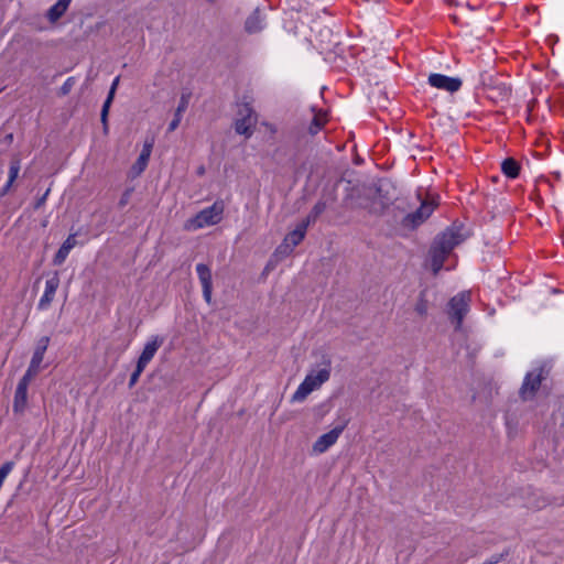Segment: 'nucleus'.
<instances>
[{
    "label": "nucleus",
    "instance_id": "b1692460",
    "mask_svg": "<svg viewBox=\"0 0 564 564\" xmlns=\"http://www.w3.org/2000/svg\"><path fill=\"white\" fill-rule=\"evenodd\" d=\"M305 232L300 229L297 226L296 228L286 235L284 240L290 243V246L294 249L297 245L302 242V240L305 238Z\"/></svg>",
    "mask_w": 564,
    "mask_h": 564
},
{
    "label": "nucleus",
    "instance_id": "4468645a",
    "mask_svg": "<svg viewBox=\"0 0 564 564\" xmlns=\"http://www.w3.org/2000/svg\"><path fill=\"white\" fill-rule=\"evenodd\" d=\"M163 341H164L163 337H160L158 335L152 336L144 345V348H143L137 364H139L143 367H147L148 364L152 360V358L156 354L158 349L162 346Z\"/></svg>",
    "mask_w": 564,
    "mask_h": 564
},
{
    "label": "nucleus",
    "instance_id": "7c9ffc66",
    "mask_svg": "<svg viewBox=\"0 0 564 564\" xmlns=\"http://www.w3.org/2000/svg\"><path fill=\"white\" fill-rule=\"evenodd\" d=\"M13 467H14V463L13 462H6L0 467V485L1 486L3 485V481L8 477V475L12 471Z\"/></svg>",
    "mask_w": 564,
    "mask_h": 564
},
{
    "label": "nucleus",
    "instance_id": "7ed1b4c3",
    "mask_svg": "<svg viewBox=\"0 0 564 564\" xmlns=\"http://www.w3.org/2000/svg\"><path fill=\"white\" fill-rule=\"evenodd\" d=\"M481 84L486 97L495 104L509 101L512 93L511 85L500 77L481 75Z\"/></svg>",
    "mask_w": 564,
    "mask_h": 564
},
{
    "label": "nucleus",
    "instance_id": "39448f33",
    "mask_svg": "<svg viewBox=\"0 0 564 564\" xmlns=\"http://www.w3.org/2000/svg\"><path fill=\"white\" fill-rule=\"evenodd\" d=\"M437 207V202L434 199L421 200L420 207L414 212L408 213L400 221L402 228L406 230H415L424 224Z\"/></svg>",
    "mask_w": 564,
    "mask_h": 564
},
{
    "label": "nucleus",
    "instance_id": "6e6552de",
    "mask_svg": "<svg viewBox=\"0 0 564 564\" xmlns=\"http://www.w3.org/2000/svg\"><path fill=\"white\" fill-rule=\"evenodd\" d=\"M256 123L257 116L251 105L248 102L242 104L238 110V118L235 121V131L248 139L253 134Z\"/></svg>",
    "mask_w": 564,
    "mask_h": 564
},
{
    "label": "nucleus",
    "instance_id": "f03ea898",
    "mask_svg": "<svg viewBox=\"0 0 564 564\" xmlns=\"http://www.w3.org/2000/svg\"><path fill=\"white\" fill-rule=\"evenodd\" d=\"M332 370V360L328 356L323 355L322 361L316 369H312L304 380L300 383L293 393L292 402H302L314 390L318 389L323 383L329 380Z\"/></svg>",
    "mask_w": 564,
    "mask_h": 564
},
{
    "label": "nucleus",
    "instance_id": "473e14b6",
    "mask_svg": "<svg viewBox=\"0 0 564 564\" xmlns=\"http://www.w3.org/2000/svg\"><path fill=\"white\" fill-rule=\"evenodd\" d=\"M133 191H134V188H133V187H129V188H127V189L122 193V195H121V197H120V199H119V202H118V207H119V208H123L124 206H127V205L129 204V202H130V198H131V196H132Z\"/></svg>",
    "mask_w": 564,
    "mask_h": 564
},
{
    "label": "nucleus",
    "instance_id": "6ab92c4d",
    "mask_svg": "<svg viewBox=\"0 0 564 564\" xmlns=\"http://www.w3.org/2000/svg\"><path fill=\"white\" fill-rule=\"evenodd\" d=\"M28 403V388L17 386L13 399V412L23 413Z\"/></svg>",
    "mask_w": 564,
    "mask_h": 564
},
{
    "label": "nucleus",
    "instance_id": "58836bf2",
    "mask_svg": "<svg viewBox=\"0 0 564 564\" xmlns=\"http://www.w3.org/2000/svg\"><path fill=\"white\" fill-rule=\"evenodd\" d=\"M197 173H198L199 175H203V174L205 173V169H204L203 166H200V167L198 169Z\"/></svg>",
    "mask_w": 564,
    "mask_h": 564
},
{
    "label": "nucleus",
    "instance_id": "4c0bfd02",
    "mask_svg": "<svg viewBox=\"0 0 564 564\" xmlns=\"http://www.w3.org/2000/svg\"><path fill=\"white\" fill-rule=\"evenodd\" d=\"M48 193H50V189H47V191L43 194V196H41V197L36 200V203H35V208H40V207L45 203V200H46V198H47Z\"/></svg>",
    "mask_w": 564,
    "mask_h": 564
},
{
    "label": "nucleus",
    "instance_id": "c756f323",
    "mask_svg": "<svg viewBox=\"0 0 564 564\" xmlns=\"http://www.w3.org/2000/svg\"><path fill=\"white\" fill-rule=\"evenodd\" d=\"M13 467H14V463L13 462H6L0 467V485L1 486L3 485V481L8 477V475L12 471Z\"/></svg>",
    "mask_w": 564,
    "mask_h": 564
},
{
    "label": "nucleus",
    "instance_id": "cd10ccee",
    "mask_svg": "<svg viewBox=\"0 0 564 564\" xmlns=\"http://www.w3.org/2000/svg\"><path fill=\"white\" fill-rule=\"evenodd\" d=\"M20 170H21L20 159L13 158L10 162L8 180H10L11 182H15V180L19 176Z\"/></svg>",
    "mask_w": 564,
    "mask_h": 564
},
{
    "label": "nucleus",
    "instance_id": "5701e85b",
    "mask_svg": "<svg viewBox=\"0 0 564 564\" xmlns=\"http://www.w3.org/2000/svg\"><path fill=\"white\" fill-rule=\"evenodd\" d=\"M326 121L327 120L323 113H321V112L315 113L314 118L312 119V121L308 126V132L312 135L318 133L322 130V128L325 126Z\"/></svg>",
    "mask_w": 564,
    "mask_h": 564
},
{
    "label": "nucleus",
    "instance_id": "e433bc0d",
    "mask_svg": "<svg viewBox=\"0 0 564 564\" xmlns=\"http://www.w3.org/2000/svg\"><path fill=\"white\" fill-rule=\"evenodd\" d=\"M13 183H14V182H11L10 180H8V181L6 182V184H4V185L1 187V189H0V198H2L3 196H6V195L10 192V189H11V187H12Z\"/></svg>",
    "mask_w": 564,
    "mask_h": 564
},
{
    "label": "nucleus",
    "instance_id": "0eeeda50",
    "mask_svg": "<svg viewBox=\"0 0 564 564\" xmlns=\"http://www.w3.org/2000/svg\"><path fill=\"white\" fill-rule=\"evenodd\" d=\"M470 294L468 292H462L453 296L448 302V316L455 328L459 329L465 315L469 310Z\"/></svg>",
    "mask_w": 564,
    "mask_h": 564
},
{
    "label": "nucleus",
    "instance_id": "4be33fe9",
    "mask_svg": "<svg viewBox=\"0 0 564 564\" xmlns=\"http://www.w3.org/2000/svg\"><path fill=\"white\" fill-rule=\"evenodd\" d=\"M501 171L507 177L516 178L520 173V165L514 159L507 158L501 163Z\"/></svg>",
    "mask_w": 564,
    "mask_h": 564
},
{
    "label": "nucleus",
    "instance_id": "f704fd0d",
    "mask_svg": "<svg viewBox=\"0 0 564 564\" xmlns=\"http://www.w3.org/2000/svg\"><path fill=\"white\" fill-rule=\"evenodd\" d=\"M293 251V248L285 240L276 248L275 254L288 257Z\"/></svg>",
    "mask_w": 564,
    "mask_h": 564
},
{
    "label": "nucleus",
    "instance_id": "423d86ee",
    "mask_svg": "<svg viewBox=\"0 0 564 564\" xmlns=\"http://www.w3.org/2000/svg\"><path fill=\"white\" fill-rule=\"evenodd\" d=\"M549 376V371L544 367H539L528 372L523 379L520 388V397L522 400H532L544 381Z\"/></svg>",
    "mask_w": 564,
    "mask_h": 564
},
{
    "label": "nucleus",
    "instance_id": "9d476101",
    "mask_svg": "<svg viewBox=\"0 0 564 564\" xmlns=\"http://www.w3.org/2000/svg\"><path fill=\"white\" fill-rule=\"evenodd\" d=\"M427 83L437 89H442L448 93H456L460 89L463 83L458 77H449L438 73H432Z\"/></svg>",
    "mask_w": 564,
    "mask_h": 564
},
{
    "label": "nucleus",
    "instance_id": "a878e982",
    "mask_svg": "<svg viewBox=\"0 0 564 564\" xmlns=\"http://www.w3.org/2000/svg\"><path fill=\"white\" fill-rule=\"evenodd\" d=\"M39 370H40L39 367H33V365L30 364L28 370L25 371L23 377L20 379L18 386L29 388L30 382L37 375Z\"/></svg>",
    "mask_w": 564,
    "mask_h": 564
},
{
    "label": "nucleus",
    "instance_id": "c9c22d12",
    "mask_svg": "<svg viewBox=\"0 0 564 564\" xmlns=\"http://www.w3.org/2000/svg\"><path fill=\"white\" fill-rule=\"evenodd\" d=\"M316 220L315 219H312L310 215L306 216L305 219L302 220L301 224L297 225V227L300 229H302L305 234H306V230H307V227L311 225V224H314Z\"/></svg>",
    "mask_w": 564,
    "mask_h": 564
},
{
    "label": "nucleus",
    "instance_id": "ddd939ff",
    "mask_svg": "<svg viewBox=\"0 0 564 564\" xmlns=\"http://www.w3.org/2000/svg\"><path fill=\"white\" fill-rule=\"evenodd\" d=\"M196 272L202 284L203 297L209 304L212 302L213 292L212 270L207 264L198 263L196 265Z\"/></svg>",
    "mask_w": 564,
    "mask_h": 564
},
{
    "label": "nucleus",
    "instance_id": "1a4fd4ad",
    "mask_svg": "<svg viewBox=\"0 0 564 564\" xmlns=\"http://www.w3.org/2000/svg\"><path fill=\"white\" fill-rule=\"evenodd\" d=\"M522 506L529 510L538 511L550 505V500L539 490L531 487L521 489Z\"/></svg>",
    "mask_w": 564,
    "mask_h": 564
},
{
    "label": "nucleus",
    "instance_id": "c85d7f7f",
    "mask_svg": "<svg viewBox=\"0 0 564 564\" xmlns=\"http://www.w3.org/2000/svg\"><path fill=\"white\" fill-rule=\"evenodd\" d=\"M325 209H326V203L323 200H319L313 206V208L308 215L311 216L312 219L317 220V218L325 212Z\"/></svg>",
    "mask_w": 564,
    "mask_h": 564
},
{
    "label": "nucleus",
    "instance_id": "72a5a7b5",
    "mask_svg": "<svg viewBox=\"0 0 564 564\" xmlns=\"http://www.w3.org/2000/svg\"><path fill=\"white\" fill-rule=\"evenodd\" d=\"M144 369H145V367L137 364L134 371L130 376L129 388H132L138 382L141 373L143 372Z\"/></svg>",
    "mask_w": 564,
    "mask_h": 564
},
{
    "label": "nucleus",
    "instance_id": "393cba45",
    "mask_svg": "<svg viewBox=\"0 0 564 564\" xmlns=\"http://www.w3.org/2000/svg\"><path fill=\"white\" fill-rule=\"evenodd\" d=\"M426 292L421 291L414 311L422 317L427 315L429 302L425 297Z\"/></svg>",
    "mask_w": 564,
    "mask_h": 564
},
{
    "label": "nucleus",
    "instance_id": "f3484780",
    "mask_svg": "<svg viewBox=\"0 0 564 564\" xmlns=\"http://www.w3.org/2000/svg\"><path fill=\"white\" fill-rule=\"evenodd\" d=\"M70 2L72 0H57V2L47 10L46 18L48 21L54 23L59 20L67 11Z\"/></svg>",
    "mask_w": 564,
    "mask_h": 564
},
{
    "label": "nucleus",
    "instance_id": "f8f14e48",
    "mask_svg": "<svg viewBox=\"0 0 564 564\" xmlns=\"http://www.w3.org/2000/svg\"><path fill=\"white\" fill-rule=\"evenodd\" d=\"M61 280L58 272H54L46 281H45V289L44 293L41 296L37 308L40 311H45L50 307L51 303L54 300L55 293L59 286Z\"/></svg>",
    "mask_w": 564,
    "mask_h": 564
},
{
    "label": "nucleus",
    "instance_id": "20e7f679",
    "mask_svg": "<svg viewBox=\"0 0 564 564\" xmlns=\"http://www.w3.org/2000/svg\"><path fill=\"white\" fill-rule=\"evenodd\" d=\"M225 204L223 200H216L212 206L202 209L193 219L189 220L188 229H200L217 225L223 219Z\"/></svg>",
    "mask_w": 564,
    "mask_h": 564
},
{
    "label": "nucleus",
    "instance_id": "2f4dec72",
    "mask_svg": "<svg viewBox=\"0 0 564 564\" xmlns=\"http://www.w3.org/2000/svg\"><path fill=\"white\" fill-rule=\"evenodd\" d=\"M75 85V78L74 77H68L64 84L59 87V90H58V94L61 96H66L70 93V90L73 89Z\"/></svg>",
    "mask_w": 564,
    "mask_h": 564
},
{
    "label": "nucleus",
    "instance_id": "412c9836",
    "mask_svg": "<svg viewBox=\"0 0 564 564\" xmlns=\"http://www.w3.org/2000/svg\"><path fill=\"white\" fill-rule=\"evenodd\" d=\"M187 106H188V98H187V96L182 95L180 104L175 110L174 118L169 124V129H167L169 132L176 130V128L178 127V124L182 120V115L187 109Z\"/></svg>",
    "mask_w": 564,
    "mask_h": 564
},
{
    "label": "nucleus",
    "instance_id": "a211bd4d",
    "mask_svg": "<svg viewBox=\"0 0 564 564\" xmlns=\"http://www.w3.org/2000/svg\"><path fill=\"white\" fill-rule=\"evenodd\" d=\"M48 344H50L48 336H43L42 338L39 339L35 350L33 352L32 359L30 361V364L33 365V367H39V368L41 367V364L43 361L44 354L48 347Z\"/></svg>",
    "mask_w": 564,
    "mask_h": 564
},
{
    "label": "nucleus",
    "instance_id": "f257e3e1",
    "mask_svg": "<svg viewBox=\"0 0 564 564\" xmlns=\"http://www.w3.org/2000/svg\"><path fill=\"white\" fill-rule=\"evenodd\" d=\"M469 232L463 224L454 223L444 231L438 234L430 249L431 263L434 273H437L444 265V262L452 250L464 242Z\"/></svg>",
    "mask_w": 564,
    "mask_h": 564
},
{
    "label": "nucleus",
    "instance_id": "2eb2a0df",
    "mask_svg": "<svg viewBox=\"0 0 564 564\" xmlns=\"http://www.w3.org/2000/svg\"><path fill=\"white\" fill-rule=\"evenodd\" d=\"M76 236L77 234H69L65 241L62 243L53 258L54 265H61L65 262L70 250L77 245Z\"/></svg>",
    "mask_w": 564,
    "mask_h": 564
},
{
    "label": "nucleus",
    "instance_id": "9b49d317",
    "mask_svg": "<svg viewBox=\"0 0 564 564\" xmlns=\"http://www.w3.org/2000/svg\"><path fill=\"white\" fill-rule=\"evenodd\" d=\"M345 427L346 424H343L321 435L313 444V452L316 454H323L328 451V448L337 442Z\"/></svg>",
    "mask_w": 564,
    "mask_h": 564
},
{
    "label": "nucleus",
    "instance_id": "dca6fc26",
    "mask_svg": "<svg viewBox=\"0 0 564 564\" xmlns=\"http://www.w3.org/2000/svg\"><path fill=\"white\" fill-rule=\"evenodd\" d=\"M264 28V18L261 15L260 11L254 10L246 20L245 29L248 33H257L263 30Z\"/></svg>",
    "mask_w": 564,
    "mask_h": 564
},
{
    "label": "nucleus",
    "instance_id": "aec40b11",
    "mask_svg": "<svg viewBox=\"0 0 564 564\" xmlns=\"http://www.w3.org/2000/svg\"><path fill=\"white\" fill-rule=\"evenodd\" d=\"M118 83H119V77H116L111 84L108 96H107V98L102 105V108H101L100 119H101V122H102L105 129H107L108 112H109L110 105L113 100V96H115Z\"/></svg>",
    "mask_w": 564,
    "mask_h": 564
},
{
    "label": "nucleus",
    "instance_id": "bb28decb",
    "mask_svg": "<svg viewBox=\"0 0 564 564\" xmlns=\"http://www.w3.org/2000/svg\"><path fill=\"white\" fill-rule=\"evenodd\" d=\"M151 151L152 143H145L137 161L138 165L140 166V171H143L145 169L151 155Z\"/></svg>",
    "mask_w": 564,
    "mask_h": 564
}]
</instances>
